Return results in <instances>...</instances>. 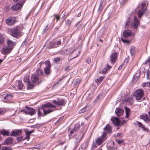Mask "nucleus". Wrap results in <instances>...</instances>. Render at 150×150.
<instances>
[{
	"label": "nucleus",
	"mask_w": 150,
	"mask_h": 150,
	"mask_svg": "<svg viewBox=\"0 0 150 150\" xmlns=\"http://www.w3.org/2000/svg\"><path fill=\"white\" fill-rule=\"evenodd\" d=\"M80 127V126L79 123L76 124L74 127V130L75 132H77L79 129Z\"/></svg>",
	"instance_id": "obj_36"
},
{
	"label": "nucleus",
	"mask_w": 150,
	"mask_h": 150,
	"mask_svg": "<svg viewBox=\"0 0 150 150\" xmlns=\"http://www.w3.org/2000/svg\"><path fill=\"white\" fill-rule=\"evenodd\" d=\"M96 146L95 143H93L92 146L91 148V150H93L94 149L96 148Z\"/></svg>",
	"instance_id": "obj_51"
},
{
	"label": "nucleus",
	"mask_w": 150,
	"mask_h": 150,
	"mask_svg": "<svg viewBox=\"0 0 150 150\" xmlns=\"http://www.w3.org/2000/svg\"><path fill=\"white\" fill-rule=\"evenodd\" d=\"M52 103L58 106H63L65 104V102L64 99H58L57 100H53Z\"/></svg>",
	"instance_id": "obj_8"
},
{
	"label": "nucleus",
	"mask_w": 150,
	"mask_h": 150,
	"mask_svg": "<svg viewBox=\"0 0 150 150\" xmlns=\"http://www.w3.org/2000/svg\"><path fill=\"white\" fill-rule=\"evenodd\" d=\"M21 34L22 33L19 26H16L13 28L11 32V35L15 38H18L20 37Z\"/></svg>",
	"instance_id": "obj_3"
},
{
	"label": "nucleus",
	"mask_w": 150,
	"mask_h": 150,
	"mask_svg": "<svg viewBox=\"0 0 150 150\" xmlns=\"http://www.w3.org/2000/svg\"><path fill=\"white\" fill-rule=\"evenodd\" d=\"M13 49V47H10L8 46L4 45L1 50V53L5 54H8L11 52Z\"/></svg>",
	"instance_id": "obj_7"
},
{
	"label": "nucleus",
	"mask_w": 150,
	"mask_h": 150,
	"mask_svg": "<svg viewBox=\"0 0 150 150\" xmlns=\"http://www.w3.org/2000/svg\"><path fill=\"white\" fill-rule=\"evenodd\" d=\"M86 61L87 63L89 64L91 62V59L89 57L87 58L86 60Z\"/></svg>",
	"instance_id": "obj_53"
},
{
	"label": "nucleus",
	"mask_w": 150,
	"mask_h": 150,
	"mask_svg": "<svg viewBox=\"0 0 150 150\" xmlns=\"http://www.w3.org/2000/svg\"><path fill=\"white\" fill-rule=\"evenodd\" d=\"M113 123L116 126H119L120 125V122L119 119L117 117L112 118L111 119Z\"/></svg>",
	"instance_id": "obj_17"
},
{
	"label": "nucleus",
	"mask_w": 150,
	"mask_h": 150,
	"mask_svg": "<svg viewBox=\"0 0 150 150\" xmlns=\"http://www.w3.org/2000/svg\"><path fill=\"white\" fill-rule=\"evenodd\" d=\"M36 64H37V68L35 71V74L38 76H42L43 74L44 73L43 70H41L40 68L42 65L43 64V62H40L38 63V62H37Z\"/></svg>",
	"instance_id": "obj_5"
},
{
	"label": "nucleus",
	"mask_w": 150,
	"mask_h": 150,
	"mask_svg": "<svg viewBox=\"0 0 150 150\" xmlns=\"http://www.w3.org/2000/svg\"><path fill=\"white\" fill-rule=\"evenodd\" d=\"M22 132L21 130H17L15 131H13L11 132L10 135L16 137L21 135Z\"/></svg>",
	"instance_id": "obj_15"
},
{
	"label": "nucleus",
	"mask_w": 150,
	"mask_h": 150,
	"mask_svg": "<svg viewBox=\"0 0 150 150\" xmlns=\"http://www.w3.org/2000/svg\"><path fill=\"white\" fill-rule=\"evenodd\" d=\"M104 129L105 131V132L106 133V132L109 134H111L112 133V130L111 127L108 124H107L106 126L104 127Z\"/></svg>",
	"instance_id": "obj_22"
},
{
	"label": "nucleus",
	"mask_w": 150,
	"mask_h": 150,
	"mask_svg": "<svg viewBox=\"0 0 150 150\" xmlns=\"http://www.w3.org/2000/svg\"><path fill=\"white\" fill-rule=\"evenodd\" d=\"M123 136V134L122 133H118L117 135V137H122Z\"/></svg>",
	"instance_id": "obj_59"
},
{
	"label": "nucleus",
	"mask_w": 150,
	"mask_h": 150,
	"mask_svg": "<svg viewBox=\"0 0 150 150\" xmlns=\"http://www.w3.org/2000/svg\"><path fill=\"white\" fill-rule=\"evenodd\" d=\"M140 118L143 119L146 123H148L150 121L147 115L145 114H142L140 116Z\"/></svg>",
	"instance_id": "obj_11"
},
{
	"label": "nucleus",
	"mask_w": 150,
	"mask_h": 150,
	"mask_svg": "<svg viewBox=\"0 0 150 150\" xmlns=\"http://www.w3.org/2000/svg\"><path fill=\"white\" fill-rule=\"evenodd\" d=\"M25 107L27 109V110L25 109H23L21 110V112H24L26 115H29L31 116L35 114V110L34 109L27 106H25Z\"/></svg>",
	"instance_id": "obj_4"
},
{
	"label": "nucleus",
	"mask_w": 150,
	"mask_h": 150,
	"mask_svg": "<svg viewBox=\"0 0 150 150\" xmlns=\"http://www.w3.org/2000/svg\"><path fill=\"white\" fill-rule=\"evenodd\" d=\"M123 112V110L120 108H117L115 110V113L117 116H119L122 115Z\"/></svg>",
	"instance_id": "obj_21"
},
{
	"label": "nucleus",
	"mask_w": 150,
	"mask_h": 150,
	"mask_svg": "<svg viewBox=\"0 0 150 150\" xmlns=\"http://www.w3.org/2000/svg\"><path fill=\"white\" fill-rule=\"evenodd\" d=\"M127 0H119L120 4H123L125 3Z\"/></svg>",
	"instance_id": "obj_62"
},
{
	"label": "nucleus",
	"mask_w": 150,
	"mask_h": 150,
	"mask_svg": "<svg viewBox=\"0 0 150 150\" xmlns=\"http://www.w3.org/2000/svg\"><path fill=\"white\" fill-rule=\"evenodd\" d=\"M82 26V23L81 22H79L76 25V27L77 29H81Z\"/></svg>",
	"instance_id": "obj_31"
},
{
	"label": "nucleus",
	"mask_w": 150,
	"mask_h": 150,
	"mask_svg": "<svg viewBox=\"0 0 150 150\" xmlns=\"http://www.w3.org/2000/svg\"><path fill=\"white\" fill-rule=\"evenodd\" d=\"M23 4L22 3H17L12 6L11 8L13 10L17 11L22 6Z\"/></svg>",
	"instance_id": "obj_14"
},
{
	"label": "nucleus",
	"mask_w": 150,
	"mask_h": 150,
	"mask_svg": "<svg viewBox=\"0 0 150 150\" xmlns=\"http://www.w3.org/2000/svg\"><path fill=\"white\" fill-rule=\"evenodd\" d=\"M117 142L119 144L123 142L124 141L123 140H118L117 141Z\"/></svg>",
	"instance_id": "obj_63"
},
{
	"label": "nucleus",
	"mask_w": 150,
	"mask_h": 150,
	"mask_svg": "<svg viewBox=\"0 0 150 150\" xmlns=\"http://www.w3.org/2000/svg\"><path fill=\"white\" fill-rule=\"evenodd\" d=\"M38 79V77L36 74H33L31 76V79L33 83H35Z\"/></svg>",
	"instance_id": "obj_26"
},
{
	"label": "nucleus",
	"mask_w": 150,
	"mask_h": 150,
	"mask_svg": "<svg viewBox=\"0 0 150 150\" xmlns=\"http://www.w3.org/2000/svg\"><path fill=\"white\" fill-rule=\"evenodd\" d=\"M15 22V19L14 17L9 18L6 20V23L9 25H13Z\"/></svg>",
	"instance_id": "obj_12"
},
{
	"label": "nucleus",
	"mask_w": 150,
	"mask_h": 150,
	"mask_svg": "<svg viewBox=\"0 0 150 150\" xmlns=\"http://www.w3.org/2000/svg\"><path fill=\"white\" fill-rule=\"evenodd\" d=\"M121 38L122 41L124 43L129 44L130 42L129 40L123 39L122 37H121Z\"/></svg>",
	"instance_id": "obj_47"
},
{
	"label": "nucleus",
	"mask_w": 150,
	"mask_h": 150,
	"mask_svg": "<svg viewBox=\"0 0 150 150\" xmlns=\"http://www.w3.org/2000/svg\"><path fill=\"white\" fill-rule=\"evenodd\" d=\"M60 60V58L59 57L56 58L53 60V63H56L57 62H59Z\"/></svg>",
	"instance_id": "obj_48"
},
{
	"label": "nucleus",
	"mask_w": 150,
	"mask_h": 150,
	"mask_svg": "<svg viewBox=\"0 0 150 150\" xmlns=\"http://www.w3.org/2000/svg\"><path fill=\"white\" fill-rule=\"evenodd\" d=\"M55 16V18H56L57 19V21L60 18V16L58 15L57 14H54Z\"/></svg>",
	"instance_id": "obj_57"
},
{
	"label": "nucleus",
	"mask_w": 150,
	"mask_h": 150,
	"mask_svg": "<svg viewBox=\"0 0 150 150\" xmlns=\"http://www.w3.org/2000/svg\"><path fill=\"white\" fill-rule=\"evenodd\" d=\"M123 37L124 38H126L132 35V32L130 30H125L123 32Z\"/></svg>",
	"instance_id": "obj_18"
},
{
	"label": "nucleus",
	"mask_w": 150,
	"mask_h": 150,
	"mask_svg": "<svg viewBox=\"0 0 150 150\" xmlns=\"http://www.w3.org/2000/svg\"><path fill=\"white\" fill-rule=\"evenodd\" d=\"M148 63H150V57H149V58L146 60L145 62V64H147Z\"/></svg>",
	"instance_id": "obj_58"
},
{
	"label": "nucleus",
	"mask_w": 150,
	"mask_h": 150,
	"mask_svg": "<svg viewBox=\"0 0 150 150\" xmlns=\"http://www.w3.org/2000/svg\"><path fill=\"white\" fill-rule=\"evenodd\" d=\"M40 125L37 124L36 125H33L31 126V127H36L38 128L40 127Z\"/></svg>",
	"instance_id": "obj_56"
},
{
	"label": "nucleus",
	"mask_w": 150,
	"mask_h": 150,
	"mask_svg": "<svg viewBox=\"0 0 150 150\" xmlns=\"http://www.w3.org/2000/svg\"><path fill=\"white\" fill-rule=\"evenodd\" d=\"M80 82V80L79 79H76L74 81L73 84L74 86L79 85Z\"/></svg>",
	"instance_id": "obj_41"
},
{
	"label": "nucleus",
	"mask_w": 150,
	"mask_h": 150,
	"mask_svg": "<svg viewBox=\"0 0 150 150\" xmlns=\"http://www.w3.org/2000/svg\"><path fill=\"white\" fill-rule=\"evenodd\" d=\"M4 42V39L2 35H0V44L3 45Z\"/></svg>",
	"instance_id": "obj_40"
},
{
	"label": "nucleus",
	"mask_w": 150,
	"mask_h": 150,
	"mask_svg": "<svg viewBox=\"0 0 150 150\" xmlns=\"http://www.w3.org/2000/svg\"><path fill=\"white\" fill-rule=\"evenodd\" d=\"M6 96L4 102L6 103H10L13 97V96L12 94H8L6 93Z\"/></svg>",
	"instance_id": "obj_19"
},
{
	"label": "nucleus",
	"mask_w": 150,
	"mask_h": 150,
	"mask_svg": "<svg viewBox=\"0 0 150 150\" xmlns=\"http://www.w3.org/2000/svg\"><path fill=\"white\" fill-rule=\"evenodd\" d=\"M103 0H101L100 2L98 8V11L100 12H101L103 8Z\"/></svg>",
	"instance_id": "obj_27"
},
{
	"label": "nucleus",
	"mask_w": 150,
	"mask_h": 150,
	"mask_svg": "<svg viewBox=\"0 0 150 150\" xmlns=\"http://www.w3.org/2000/svg\"><path fill=\"white\" fill-rule=\"evenodd\" d=\"M13 138L9 137L7 138L4 142V145H9L13 144Z\"/></svg>",
	"instance_id": "obj_13"
},
{
	"label": "nucleus",
	"mask_w": 150,
	"mask_h": 150,
	"mask_svg": "<svg viewBox=\"0 0 150 150\" xmlns=\"http://www.w3.org/2000/svg\"><path fill=\"white\" fill-rule=\"evenodd\" d=\"M18 85L19 88L20 89H22L23 87V85L22 84V82L21 81H18Z\"/></svg>",
	"instance_id": "obj_39"
},
{
	"label": "nucleus",
	"mask_w": 150,
	"mask_h": 150,
	"mask_svg": "<svg viewBox=\"0 0 150 150\" xmlns=\"http://www.w3.org/2000/svg\"><path fill=\"white\" fill-rule=\"evenodd\" d=\"M0 133L4 136H8L9 135V131L4 129H1L0 130Z\"/></svg>",
	"instance_id": "obj_23"
},
{
	"label": "nucleus",
	"mask_w": 150,
	"mask_h": 150,
	"mask_svg": "<svg viewBox=\"0 0 150 150\" xmlns=\"http://www.w3.org/2000/svg\"><path fill=\"white\" fill-rule=\"evenodd\" d=\"M84 135V133H81L79 135H76L74 137V142L77 143L79 142L83 137Z\"/></svg>",
	"instance_id": "obj_9"
},
{
	"label": "nucleus",
	"mask_w": 150,
	"mask_h": 150,
	"mask_svg": "<svg viewBox=\"0 0 150 150\" xmlns=\"http://www.w3.org/2000/svg\"><path fill=\"white\" fill-rule=\"evenodd\" d=\"M110 67V66L108 65L102 70L99 71V73L100 74H105L108 70L109 69Z\"/></svg>",
	"instance_id": "obj_25"
},
{
	"label": "nucleus",
	"mask_w": 150,
	"mask_h": 150,
	"mask_svg": "<svg viewBox=\"0 0 150 150\" xmlns=\"http://www.w3.org/2000/svg\"><path fill=\"white\" fill-rule=\"evenodd\" d=\"M149 73H150V71L148 69L147 71H146V77L147 78V79H149Z\"/></svg>",
	"instance_id": "obj_55"
},
{
	"label": "nucleus",
	"mask_w": 150,
	"mask_h": 150,
	"mask_svg": "<svg viewBox=\"0 0 150 150\" xmlns=\"http://www.w3.org/2000/svg\"><path fill=\"white\" fill-rule=\"evenodd\" d=\"M129 61V57H127V58H126L124 60V63H126V64H127Z\"/></svg>",
	"instance_id": "obj_61"
},
{
	"label": "nucleus",
	"mask_w": 150,
	"mask_h": 150,
	"mask_svg": "<svg viewBox=\"0 0 150 150\" xmlns=\"http://www.w3.org/2000/svg\"><path fill=\"white\" fill-rule=\"evenodd\" d=\"M87 110V107H85L82 109H81L79 111L80 113L85 112Z\"/></svg>",
	"instance_id": "obj_45"
},
{
	"label": "nucleus",
	"mask_w": 150,
	"mask_h": 150,
	"mask_svg": "<svg viewBox=\"0 0 150 150\" xmlns=\"http://www.w3.org/2000/svg\"><path fill=\"white\" fill-rule=\"evenodd\" d=\"M51 67H45L44 69L45 73L46 74H50Z\"/></svg>",
	"instance_id": "obj_29"
},
{
	"label": "nucleus",
	"mask_w": 150,
	"mask_h": 150,
	"mask_svg": "<svg viewBox=\"0 0 150 150\" xmlns=\"http://www.w3.org/2000/svg\"><path fill=\"white\" fill-rule=\"evenodd\" d=\"M27 88L28 89H31L33 88L34 87V85L31 83V82H29L27 84Z\"/></svg>",
	"instance_id": "obj_34"
},
{
	"label": "nucleus",
	"mask_w": 150,
	"mask_h": 150,
	"mask_svg": "<svg viewBox=\"0 0 150 150\" xmlns=\"http://www.w3.org/2000/svg\"><path fill=\"white\" fill-rule=\"evenodd\" d=\"M139 24V21L137 19H135V18H134V24L132 23L130 26L132 29L134 28L136 29Z\"/></svg>",
	"instance_id": "obj_20"
},
{
	"label": "nucleus",
	"mask_w": 150,
	"mask_h": 150,
	"mask_svg": "<svg viewBox=\"0 0 150 150\" xmlns=\"http://www.w3.org/2000/svg\"><path fill=\"white\" fill-rule=\"evenodd\" d=\"M130 20L129 18H128V19L125 22V28H127L129 25L130 22Z\"/></svg>",
	"instance_id": "obj_37"
},
{
	"label": "nucleus",
	"mask_w": 150,
	"mask_h": 150,
	"mask_svg": "<svg viewBox=\"0 0 150 150\" xmlns=\"http://www.w3.org/2000/svg\"><path fill=\"white\" fill-rule=\"evenodd\" d=\"M55 44L53 41L50 42L47 45V47L49 49L56 48L57 47V46H55Z\"/></svg>",
	"instance_id": "obj_24"
},
{
	"label": "nucleus",
	"mask_w": 150,
	"mask_h": 150,
	"mask_svg": "<svg viewBox=\"0 0 150 150\" xmlns=\"http://www.w3.org/2000/svg\"><path fill=\"white\" fill-rule=\"evenodd\" d=\"M135 48L134 46H132L130 48V53L131 56H133L135 53Z\"/></svg>",
	"instance_id": "obj_35"
},
{
	"label": "nucleus",
	"mask_w": 150,
	"mask_h": 150,
	"mask_svg": "<svg viewBox=\"0 0 150 150\" xmlns=\"http://www.w3.org/2000/svg\"><path fill=\"white\" fill-rule=\"evenodd\" d=\"M55 45V46H57V47L58 46L60 45L61 44V41H58L56 42H54Z\"/></svg>",
	"instance_id": "obj_50"
},
{
	"label": "nucleus",
	"mask_w": 150,
	"mask_h": 150,
	"mask_svg": "<svg viewBox=\"0 0 150 150\" xmlns=\"http://www.w3.org/2000/svg\"><path fill=\"white\" fill-rule=\"evenodd\" d=\"M137 123L138 126L139 127L142 128L143 126L142 123L141 122L138 121L137 122Z\"/></svg>",
	"instance_id": "obj_60"
},
{
	"label": "nucleus",
	"mask_w": 150,
	"mask_h": 150,
	"mask_svg": "<svg viewBox=\"0 0 150 150\" xmlns=\"http://www.w3.org/2000/svg\"><path fill=\"white\" fill-rule=\"evenodd\" d=\"M23 138L22 136H20L16 138V139L18 142H19Z\"/></svg>",
	"instance_id": "obj_52"
},
{
	"label": "nucleus",
	"mask_w": 150,
	"mask_h": 150,
	"mask_svg": "<svg viewBox=\"0 0 150 150\" xmlns=\"http://www.w3.org/2000/svg\"><path fill=\"white\" fill-rule=\"evenodd\" d=\"M56 105L52 104L50 102H47L42 105L38 109V115L40 116H43L54 111L55 109H52L51 108H55Z\"/></svg>",
	"instance_id": "obj_1"
},
{
	"label": "nucleus",
	"mask_w": 150,
	"mask_h": 150,
	"mask_svg": "<svg viewBox=\"0 0 150 150\" xmlns=\"http://www.w3.org/2000/svg\"><path fill=\"white\" fill-rule=\"evenodd\" d=\"M6 93H3L0 95V98H1V100H4L6 96Z\"/></svg>",
	"instance_id": "obj_38"
},
{
	"label": "nucleus",
	"mask_w": 150,
	"mask_h": 150,
	"mask_svg": "<svg viewBox=\"0 0 150 150\" xmlns=\"http://www.w3.org/2000/svg\"><path fill=\"white\" fill-rule=\"evenodd\" d=\"M26 136L25 138L26 139H27V140H28L30 139V134H29L28 132H27L26 133Z\"/></svg>",
	"instance_id": "obj_49"
},
{
	"label": "nucleus",
	"mask_w": 150,
	"mask_h": 150,
	"mask_svg": "<svg viewBox=\"0 0 150 150\" xmlns=\"http://www.w3.org/2000/svg\"><path fill=\"white\" fill-rule=\"evenodd\" d=\"M45 64L46 65V67H51V64H50V62L49 61H46L45 62Z\"/></svg>",
	"instance_id": "obj_43"
},
{
	"label": "nucleus",
	"mask_w": 150,
	"mask_h": 150,
	"mask_svg": "<svg viewBox=\"0 0 150 150\" xmlns=\"http://www.w3.org/2000/svg\"><path fill=\"white\" fill-rule=\"evenodd\" d=\"M125 109L126 112V118H127L129 116L130 110L126 106L125 107Z\"/></svg>",
	"instance_id": "obj_28"
},
{
	"label": "nucleus",
	"mask_w": 150,
	"mask_h": 150,
	"mask_svg": "<svg viewBox=\"0 0 150 150\" xmlns=\"http://www.w3.org/2000/svg\"><path fill=\"white\" fill-rule=\"evenodd\" d=\"M144 95L143 90L142 89H139L136 91L134 96L136 100L141 102L142 101L141 98Z\"/></svg>",
	"instance_id": "obj_2"
},
{
	"label": "nucleus",
	"mask_w": 150,
	"mask_h": 150,
	"mask_svg": "<svg viewBox=\"0 0 150 150\" xmlns=\"http://www.w3.org/2000/svg\"><path fill=\"white\" fill-rule=\"evenodd\" d=\"M145 9L142 10V11L139 10L138 12V16L139 18H141L144 12Z\"/></svg>",
	"instance_id": "obj_33"
},
{
	"label": "nucleus",
	"mask_w": 150,
	"mask_h": 150,
	"mask_svg": "<svg viewBox=\"0 0 150 150\" xmlns=\"http://www.w3.org/2000/svg\"><path fill=\"white\" fill-rule=\"evenodd\" d=\"M65 22L67 24L69 25L71 23V21L69 19H67L65 21Z\"/></svg>",
	"instance_id": "obj_54"
},
{
	"label": "nucleus",
	"mask_w": 150,
	"mask_h": 150,
	"mask_svg": "<svg viewBox=\"0 0 150 150\" xmlns=\"http://www.w3.org/2000/svg\"><path fill=\"white\" fill-rule=\"evenodd\" d=\"M106 134L105 132H103L101 137H99L97 139L96 142L98 145H101L106 139Z\"/></svg>",
	"instance_id": "obj_6"
},
{
	"label": "nucleus",
	"mask_w": 150,
	"mask_h": 150,
	"mask_svg": "<svg viewBox=\"0 0 150 150\" xmlns=\"http://www.w3.org/2000/svg\"><path fill=\"white\" fill-rule=\"evenodd\" d=\"M7 44L10 47H13L16 45V42L12 41L9 38H7L6 39Z\"/></svg>",
	"instance_id": "obj_16"
},
{
	"label": "nucleus",
	"mask_w": 150,
	"mask_h": 150,
	"mask_svg": "<svg viewBox=\"0 0 150 150\" xmlns=\"http://www.w3.org/2000/svg\"><path fill=\"white\" fill-rule=\"evenodd\" d=\"M104 77V76H100L97 79V81L98 82H100L103 81Z\"/></svg>",
	"instance_id": "obj_44"
},
{
	"label": "nucleus",
	"mask_w": 150,
	"mask_h": 150,
	"mask_svg": "<svg viewBox=\"0 0 150 150\" xmlns=\"http://www.w3.org/2000/svg\"><path fill=\"white\" fill-rule=\"evenodd\" d=\"M71 52V49H68L67 50H64L62 52L65 55H67L70 53Z\"/></svg>",
	"instance_id": "obj_30"
},
{
	"label": "nucleus",
	"mask_w": 150,
	"mask_h": 150,
	"mask_svg": "<svg viewBox=\"0 0 150 150\" xmlns=\"http://www.w3.org/2000/svg\"><path fill=\"white\" fill-rule=\"evenodd\" d=\"M88 146V143L87 142H85L84 143L81 145V149L83 150H85L86 149Z\"/></svg>",
	"instance_id": "obj_32"
},
{
	"label": "nucleus",
	"mask_w": 150,
	"mask_h": 150,
	"mask_svg": "<svg viewBox=\"0 0 150 150\" xmlns=\"http://www.w3.org/2000/svg\"><path fill=\"white\" fill-rule=\"evenodd\" d=\"M117 54L116 52L113 53L110 56V62L114 64L115 62V60L117 59Z\"/></svg>",
	"instance_id": "obj_10"
},
{
	"label": "nucleus",
	"mask_w": 150,
	"mask_h": 150,
	"mask_svg": "<svg viewBox=\"0 0 150 150\" xmlns=\"http://www.w3.org/2000/svg\"><path fill=\"white\" fill-rule=\"evenodd\" d=\"M1 150H12V149L9 147L7 146H4L2 147Z\"/></svg>",
	"instance_id": "obj_46"
},
{
	"label": "nucleus",
	"mask_w": 150,
	"mask_h": 150,
	"mask_svg": "<svg viewBox=\"0 0 150 150\" xmlns=\"http://www.w3.org/2000/svg\"><path fill=\"white\" fill-rule=\"evenodd\" d=\"M24 81L27 83V84L29 82H30L29 81V77L28 76H26L24 78Z\"/></svg>",
	"instance_id": "obj_42"
},
{
	"label": "nucleus",
	"mask_w": 150,
	"mask_h": 150,
	"mask_svg": "<svg viewBox=\"0 0 150 150\" xmlns=\"http://www.w3.org/2000/svg\"><path fill=\"white\" fill-rule=\"evenodd\" d=\"M64 70L65 71H68L69 70V66L66 67L64 69Z\"/></svg>",
	"instance_id": "obj_64"
}]
</instances>
